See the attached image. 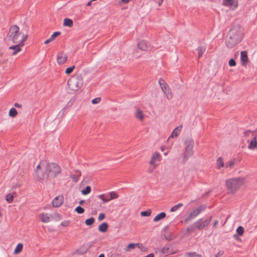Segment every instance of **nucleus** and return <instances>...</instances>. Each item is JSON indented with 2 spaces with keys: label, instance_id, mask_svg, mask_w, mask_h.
<instances>
[{
  "label": "nucleus",
  "instance_id": "1",
  "mask_svg": "<svg viewBox=\"0 0 257 257\" xmlns=\"http://www.w3.org/2000/svg\"><path fill=\"white\" fill-rule=\"evenodd\" d=\"M243 37V28L239 25L233 26L227 35L226 46L228 48H232L241 42Z\"/></svg>",
  "mask_w": 257,
  "mask_h": 257
},
{
  "label": "nucleus",
  "instance_id": "2",
  "mask_svg": "<svg viewBox=\"0 0 257 257\" xmlns=\"http://www.w3.org/2000/svg\"><path fill=\"white\" fill-rule=\"evenodd\" d=\"M19 28L16 25L10 27L7 39H11L16 45L10 46L9 48H21L25 46V42L27 41L28 35H24L21 32H19Z\"/></svg>",
  "mask_w": 257,
  "mask_h": 257
},
{
  "label": "nucleus",
  "instance_id": "3",
  "mask_svg": "<svg viewBox=\"0 0 257 257\" xmlns=\"http://www.w3.org/2000/svg\"><path fill=\"white\" fill-rule=\"evenodd\" d=\"M245 183L246 179L244 177H235L227 180L225 186L229 193H234Z\"/></svg>",
  "mask_w": 257,
  "mask_h": 257
},
{
  "label": "nucleus",
  "instance_id": "4",
  "mask_svg": "<svg viewBox=\"0 0 257 257\" xmlns=\"http://www.w3.org/2000/svg\"><path fill=\"white\" fill-rule=\"evenodd\" d=\"M243 137L248 143L247 148L249 150L257 149V132L247 131L243 133Z\"/></svg>",
  "mask_w": 257,
  "mask_h": 257
},
{
  "label": "nucleus",
  "instance_id": "5",
  "mask_svg": "<svg viewBox=\"0 0 257 257\" xmlns=\"http://www.w3.org/2000/svg\"><path fill=\"white\" fill-rule=\"evenodd\" d=\"M194 142L192 139H188L185 142V149L183 154V159L187 160L193 154V148Z\"/></svg>",
  "mask_w": 257,
  "mask_h": 257
},
{
  "label": "nucleus",
  "instance_id": "6",
  "mask_svg": "<svg viewBox=\"0 0 257 257\" xmlns=\"http://www.w3.org/2000/svg\"><path fill=\"white\" fill-rule=\"evenodd\" d=\"M46 168V177H50L54 178L61 172L60 167L54 163L48 164Z\"/></svg>",
  "mask_w": 257,
  "mask_h": 257
},
{
  "label": "nucleus",
  "instance_id": "7",
  "mask_svg": "<svg viewBox=\"0 0 257 257\" xmlns=\"http://www.w3.org/2000/svg\"><path fill=\"white\" fill-rule=\"evenodd\" d=\"M82 80L78 77H72L68 80V86L70 89L76 91L80 88L82 85Z\"/></svg>",
  "mask_w": 257,
  "mask_h": 257
},
{
  "label": "nucleus",
  "instance_id": "8",
  "mask_svg": "<svg viewBox=\"0 0 257 257\" xmlns=\"http://www.w3.org/2000/svg\"><path fill=\"white\" fill-rule=\"evenodd\" d=\"M159 84L164 93L166 95L167 98L170 99L172 97L171 91L168 85L163 79L159 80Z\"/></svg>",
  "mask_w": 257,
  "mask_h": 257
},
{
  "label": "nucleus",
  "instance_id": "9",
  "mask_svg": "<svg viewBox=\"0 0 257 257\" xmlns=\"http://www.w3.org/2000/svg\"><path fill=\"white\" fill-rule=\"evenodd\" d=\"M211 219V217H209L205 220L199 219L194 223L195 226L198 229L201 230L203 228L207 226L209 224Z\"/></svg>",
  "mask_w": 257,
  "mask_h": 257
},
{
  "label": "nucleus",
  "instance_id": "10",
  "mask_svg": "<svg viewBox=\"0 0 257 257\" xmlns=\"http://www.w3.org/2000/svg\"><path fill=\"white\" fill-rule=\"evenodd\" d=\"M161 155L158 152L154 153L151 158L149 164L152 166L154 168H156L158 165V163L160 161Z\"/></svg>",
  "mask_w": 257,
  "mask_h": 257
},
{
  "label": "nucleus",
  "instance_id": "11",
  "mask_svg": "<svg viewBox=\"0 0 257 257\" xmlns=\"http://www.w3.org/2000/svg\"><path fill=\"white\" fill-rule=\"evenodd\" d=\"M67 55L62 51L59 52L57 55V62L59 65L63 64L67 60Z\"/></svg>",
  "mask_w": 257,
  "mask_h": 257
},
{
  "label": "nucleus",
  "instance_id": "12",
  "mask_svg": "<svg viewBox=\"0 0 257 257\" xmlns=\"http://www.w3.org/2000/svg\"><path fill=\"white\" fill-rule=\"evenodd\" d=\"M91 246V245L89 243L83 244L82 246H81L79 249L76 250L73 253L74 254H82L85 253Z\"/></svg>",
  "mask_w": 257,
  "mask_h": 257
},
{
  "label": "nucleus",
  "instance_id": "13",
  "mask_svg": "<svg viewBox=\"0 0 257 257\" xmlns=\"http://www.w3.org/2000/svg\"><path fill=\"white\" fill-rule=\"evenodd\" d=\"M183 128V125L180 124L179 126H177L172 132L171 135L169 137L170 138H177L180 134L182 131Z\"/></svg>",
  "mask_w": 257,
  "mask_h": 257
},
{
  "label": "nucleus",
  "instance_id": "14",
  "mask_svg": "<svg viewBox=\"0 0 257 257\" xmlns=\"http://www.w3.org/2000/svg\"><path fill=\"white\" fill-rule=\"evenodd\" d=\"M135 117L141 121L144 119V114L140 108H137L134 113Z\"/></svg>",
  "mask_w": 257,
  "mask_h": 257
},
{
  "label": "nucleus",
  "instance_id": "15",
  "mask_svg": "<svg viewBox=\"0 0 257 257\" xmlns=\"http://www.w3.org/2000/svg\"><path fill=\"white\" fill-rule=\"evenodd\" d=\"M63 203V197L56 196L52 201V205L54 207H59Z\"/></svg>",
  "mask_w": 257,
  "mask_h": 257
},
{
  "label": "nucleus",
  "instance_id": "16",
  "mask_svg": "<svg viewBox=\"0 0 257 257\" xmlns=\"http://www.w3.org/2000/svg\"><path fill=\"white\" fill-rule=\"evenodd\" d=\"M241 64L242 66H245L248 62V57L246 51H242L240 56Z\"/></svg>",
  "mask_w": 257,
  "mask_h": 257
},
{
  "label": "nucleus",
  "instance_id": "17",
  "mask_svg": "<svg viewBox=\"0 0 257 257\" xmlns=\"http://www.w3.org/2000/svg\"><path fill=\"white\" fill-rule=\"evenodd\" d=\"M223 5L227 7L236 8L238 6L237 2L235 0H223Z\"/></svg>",
  "mask_w": 257,
  "mask_h": 257
},
{
  "label": "nucleus",
  "instance_id": "18",
  "mask_svg": "<svg viewBox=\"0 0 257 257\" xmlns=\"http://www.w3.org/2000/svg\"><path fill=\"white\" fill-rule=\"evenodd\" d=\"M81 175V173L79 170H76L74 174H71L70 177L75 182H77L79 179L80 176Z\"/></svg>",
  "mask_w": 257,
  "mask_h": 257
},
{
  "label": "nucleus",
  "instance_id": "19",
  "mask_svg": "<svg viewBox=\"0 0 257 257\" xmlns=\"http://www.w3.org/2000/svg\"><path fill=\"white\" fill-rule=\"evenodd\" d=\"M97 198L100 199L103 203H107L110 200V199H109V196L105 194L97 196Z\"/></svg>",
  "mask_w": 257,
  "mask_h": 257
},
{
  "label": "nucleus",
  "instance_id": "20",
  "mask_svg": "<svg viewBox=\"0 0 257 257\" xmlns=\"http://www.w3.org/2000/svg\"><path fill=\"white\" fill-rule=\"evenodd\" d=\"M108 228V224L106 222H103L99 225L98 230L99 231L104 233L107 231Z\"/></svg>",
  "mask_w": 257,
  "mask_h": 257
},
{
  "label": "nucleus",
  "instance_id": "21",
  "mask_svg": "<svg viewBox=\"0 0 257 257\" xmlns=\"http://www.w3.org/2000/svg\"><path fill=\"white\" fill-rule=\"evenodd\" d=\"M41 167L40 165H38L37 167H36V173L39 178V179H43L45 178H46V174H42L40 171H39V169H40Z\"/></svg>",
  "mask_w": 257,
  "mask_h": 257
},
{
  "label": "nucleus",
  "instance_id": "22",
  "mask_svg": "<svg viewBox=\"0 0 257 257\" xmlns=\"http://www.w3.org/2000/svg\"><path fill=\"white\" fill-rule=\"evenodd\" d=\"M150 47V44L145 40H142L138 43V48H145Z\"/></svg>",
  "mask_w": 257,
  "mask_h": 257
},
{
  "label": "nucleus",
  "instance_id": "23",
  "mask_svg": "<svg viewBox=\"0 0 257 257\" xmlns=\"http://www.w3.org/2000/svg\"><path fill=\"white\" fill-rule=\"evenodd\" d=\"M41 221L44 223H48L50 221V217L47 214L43 213L40 214Z\"/></svg>",
  "mask_w": 257,
  "mask_h": 257
},
{
  "label": "nucleus",
  "instance_id": "24",
  "mask_svg": "<svg viewBox=\"0 0 257 257\" xmlns=\"http://www.w3.org/2000/svg\"><path fill=\"white\" fill-rule=\"evenodd\" d=\"M63 26H68L70 28H71L73 26V22L71 19L69 18H65L64 20Z\"/></svg>",
  "mask_w": 257,
  "mask_h": 257
},
{
  "label": "nucleus",
  "instance_id": "25",
  "mask_svg": "<svg viewBox=\"0 0 257 257\" xmlns=\"http://www.w3.org/2000/svg\"><path fill=\"white\" fill-rule=\"evenodd\" d=\"M166 213L165 212H161L156 215L153 220L154 222H158L161 219H164L166 217Z\"/></svg>",
  "mask_w": 257,
  "mask_h": 257
},
{
  "label": "nucleus",
  "instance_id": "26",
  "mask_svg": "<svg viewBox=\"0 0 257 257\" xmlns=\"http://www.w3.org/2000/svg\"><path fill=\"white\" fill-rule=\"evenodd\" d=\"M50 217L56 221H59L62 219L61 215L58 213H54L51 214Z\"/></svg>",
  "mask_w": 257,
  "mask_h": 257
},
{
  "label": "nucleus",
  "instance_id": "27",
  "mask_svg": "<svg viewBox=\"0 0 257 257\" xmlns=\"http://www.w3.org/2000/svg\"><path fill=\"white\" fill-rule=\"evenodd\" d=\"M224 161L222 158L220 157L217 160V167L218 169L224 167Z\"/></svg>",
  "mask_w": 257,
  "mask_h": 257
},
{
  "label": "nucleus",
  "instance_id": "28",
  "mask_svg": "<svg viewBox=\"0 0 257 257\" xmlns=\"http://www.w3.org/2000/svg\"><path fill=\"white\" fill-rule=\"evenodd\" d=\"M23 245L22 243H18L15 249L14 253L18 254L20 253L23 249Z\"/></svg>",
  "mask_w": 257,
  "mask_h": 257
},
{
  "label": "nucleus",
  "instance_id": "29",
  "mask_svg": "<svg viewBox=\"0 0 257 257\" xmlns=\"http://www.w3.org/2000/svg\"><path fill=\"white\" fill-rule=\"evenodd\" d=\"M234 166V161L233 160H230L228 161L225 165V168H232Z\"/></svg>",
  "mask_w": 257,
  "mask_h": 257
},
{
  "label": "nucleus",
  "instance_id": "30",
  "mask_svg": "<svg viewBox=\"0 0 257 257\" xmlns=\"http://www.w3.org/2000/svg\"><path fill=\"white\" fill-rule=\"evenodd\" d=\"M137 247V243H130L125 249L126 251H130L131 249H134Z\"/></svg>",
  "mask_w": 257,
  "mask_h": 257
},
{
  "label": "nucleus",
  "instance_id": "31",
  "mask_svg": "<svg viewBox=\"0 0 257 257\" xmlns=\"http://www.w3.org/2000/svg\"><path fill=\"white\" fill-rule=\"evenodd\" d=\"M91 191V187L89 186H87L84 189L81 190V193L83 195H87Z\"/></svg>",
  "mask_w": 257,
  "mask_h": 257
},
{
  "label": "nucleus",
  "instance_id": "32",
  "mask_svg": "<svg viewBox=\"0 0 257 257\" xmlns=\"http://www.w3.org/2000/svg\"><path fill=\"white\" fill-rule=\"evenodd\" d=\"M110 197H109V199H110V200L117 199L118 197V195L114 191H112L109 192V193Z\"/></svg>",
  "mask_w": 257,
  "mask_h": 257
},
{
  "label": "nucleus",
  "instance_id": "33",
  "mask_svg": "<svg viewBox=\"0 0 257 257\" xmlns=\"http://www.w3.org/2000/svg\"><path fill=\"white\" fill-rule=\"evenodd\" d=\"M17 114V111L16 108L12 107L9 111V115L11 117H15Z\"/></svg>",
  "mask_w": 257,
  "mask_h": 257
},
{
  "label": "nucleus",
  "instance_id": "34",
  "mask_svg": "<svg viewBox=\"0 0 257 257\" xmlns=\"http://www.w3.org/2000/svg\"><path fill=\"white\" fill-rule=\"evenodd\" d=\"M94 221H95L94 218L90 217L89 218L85 220V223L87 225L90 226V225H92L94 222Z\"/></svg>",
  "mask_w": 257,
  "mask_h": 257
},
{
  "label": "nucleus",
  "instance_id": "35",
  "mask_svg": "<svg viewBox=\"0 0 257 257\" xmlns=\"http://www.w3.org/2000/svg\"><path fill=\"white\" fill-rule=\"evenodd\" d=\"M183 204L182 203H179L174 206H173L171 209V212H175L177 211L179 208L182 207Z\"/></svg>",
  "mask_w": 257,
  "mask_h": 257
},
{
  "label": "nucleus",
  "instance_id": "36",
  "mask_svg": "<svg viewBox=\"0 0 257 257\" xmlns=\"http://www.w3.org/2000/svg\"><path fill=\"white\" fill-rule=\"evenodd\" d=\"M151 210L149 209L147 211L141 212V215L142 216H150L151 214Z\"/></svg>",
  "mask_w": 257,
  "mask_h": 257
},
{
  "label": "nucleus",
  "instance_id": "37",
  "mask_svg": "<svg viewBox=\"0 0 257 257\" xmlns=\"http://www.w3.org/2000/svg\"><path fill=\"white\" fill-rule=\"evenodd\" d=\"M14 196L11 194H8L6 196V199L7 202L11 203L13 201Z\"/></svg>",
  "mask_w": 257,
  "mask_h": 257
},
{
  "label": "nucleus",
  "instance_id": "38",
  "mask_svg": "<svg viewBox=\"0 0 257 257\" xmlns=\"http://www.w3.org/2000/svg\"><path fill=\"white\" fill-rule=\"evenodd\" d=\"M75 211L78 214H82L84 212V209L81 206H79L75 208Z\"/></svg>",
  "mask_w": 257,
  "mask_h": 257
},
{
  "label": "nucleus",
  "instance_id": "39",
  "mask_svg": "<svg viewBox=\"0 0 257 257\" xmlns=\"http://www.w3.org/2000/svg\"><path fill=\"white\" fill-rule=\"evenodd\" d=\"M61 35V32H54L50 37L51 40L54 41L58 36Z\"/></svg>",
  "mask_w": 257,
  "mask_h": 257
},
{
  "label": "nucleus",
  "instance_id": "40",
  "mask_svg": "<svg viewBox=\"0 0 257 257\" xmlns=\"http://www.w3.org/2000/svg\"><path fill=\"white\" fill-rule=\"evenodd\" d=\"M137 247L142 251H146L147 249V247L141 243H137Z\"/></svg>",
  "mask_w": 257,
  "mask_h": 257
},
{
  "label": "nucleus",
  "instance_id": "41",
  "mask_svg": "<svg viewBox=\"0 0 257 257\" xmlns=\"http://www.w3.org/2000/svg\"><path fill=\"white\" fill-rule=\"evenodd\" d=\"M74 68H75L74 65L67 68L65 70V73L67 74H69L71 73L72 72V71H73V70L74 69Z\"/></svg>",
  "mask_w": 257,
  "mask_h": 257
},
{
  "label": "nucleus",
  "instance_id": "42",
  "mask_svg": "<svg viewBox=\"0 0 257 257\" xmlns=\"http://www.w3.org/2000/svg\"><path fill=\"white\" fill-rule=\"evenodd\" d=\"M236 232L239 235H242L244 232V228L242 226H239L237 229Z\"/></svg>",
  "mask_w": 257,
  "mask_h": 257
},
{
  "label": "nucleus",
  "instance_id": "43",
  "mask_svg": "<svg viewBox=\"0 0 257 257\" xmlns=\"http://www.w3.org/2000/svg\"><path fill=\"white\" fill-rule=\"evenodd\" d=\"M175 235L172 233H169V234L165 235V238L168 240H172L175 238Z\"/></svg>",
  "mask_w": 257,
  "mask_h": 257
},
{
  "label": "nucleus",
  "instance_id": "44",
  "mask_svg": "<svg viewBox=\"0 0 257 257\" xmlns=\"http://www.w3.org/2000/svg\"><path fill=\"white\" fill-rule=\"evenodd\" d=\"M200 212V210L199 209H196L193 211V212L190 214V215L193 216H196L198 214H199V213Z\"/></svg>",
  "mask_w": 257,
  "mask_h": 257
},
{
  "label": "nucleus",
  "instance_id": "45",
  "mask_svg": "<svg viewBox=\"0 0 257 257\" xmlns=\"http://www.w3.org/2000/svg\"><path fill=\"white\" fill-rule=\"evenodd\" d=\"M229 65L231 67L235 66L236 65V62L235 60L233 59H230L229 61Z\"/></svg>",
  "mask_w": 257,
  "mask_h": 257
},
{
  "label": "nucleus",
  "instance_id": "46",
  "mask_svg": "<svg viewBox=\"0 0 257 257\" xmlns=\"http://www.w3.org/2000/svg\"><path fill=\"white\" fill-rule=\"evenodd\" d=\"M105 217V215L104 213H100L98 217V219L99 221L103 220Z\"/></svg>",
  "mask_w": 257,
  "mask_h": 257
},
{
  "label": "nucleus",
  "instance_id": "47",
  "mask_svg": "<svg viewBox=\"0 0 257 257\" xmlns=\"http://www.w3.org/2000/svg\"><path fill=\"white\" fill-rule=\"evenodd\" d=\"M69 221L68 220H65L61 222V225L63 226H67L69 224Z\"/></svg>",
  "mask_w": 257,
  "mask_h": 257
},
{
  "label": "nucleus",
  "instance_id": "48",
  "mask_svg": "<svg viewBox=\"0 0 257 257\" xmlns=\"http://www.w3.org/2000/svg\"><path fill=\"white\" fill-rule=\"evenodd\" d=\"M188 257H195L198 256L196 253L193 252V253H187V254Z\"/></svg>",
  "mask_w": 257,
  "mask_h": 257
},
{
  "label": "nucleus",
  "instance_id": "49",
  "mask_svg": "<svg viewBox=\"0 0 257 257\" xmlns=\"http://www.w3.org/2000/svg\"><path fill=\"white\" fill-rule=\"evenodd\" d=\"M75 98L74 97L71 98L70 99V100L69 101V102L68 103L67 105L68 106H71L72 105L73 102H74L75 101Z\"/></svg>",
  "mask_w": 257,
  "mask_h": 257
},
{
  "label": "nucleus",
  "instance_id": "50",
  "mask_svg": "<svg viewBox=\"0 0 257 257\" xmlns=\"http://www.w3.org/2000/svg\"><path fill=\"white\" fill-rule=\"evenodd\" d=\"M204 53V50L203 49H199V51L198 52V57L200 58L202 56V54Z\"/></svg>",
  "mask_w": 257,
  "mask_h": 257
},
{
  "label": "nucleus",
  "instance_id": "51",
  "mask_svg": "<svg viewBox=\"0 0 257 257\" xmlns=\"http://www.w3.org/2000/svg\"><path fill=\"white\" fill-rule=\"evenodd\" d=\"M14 51L13 53V55H16L17 53H18L21 50V49H14Z\"/></svg>",
  "mask_w": 257,
  "mask_h": 257
},
{
  "label": "nucleus",
  "instance_id": "52",
  "mask_svg": "<svg viewBox=\"0 0 257 257\" xmlns=\"http://www.w3.org/2000/svg\"><path fill=\"white\" fill-rule=\"evenodd\" d=\"M163 0H158L156 1V3L158 4L159 6H160L163 4Z\"/></svg>",
  "mask_w": 257,
  "mask_h": 257
},
{
  "label": "nucleus",
  "instance_id": "53",
  "mask_svg": "<svg viewBox=\"0 0 257 257\" xmlns=\"http://www.w3.org/2000/svg\"><path fill=\"white\" fill-rule=\"evenodd\" d=\"M130 1L131 0H120V2L122 4H128L130 2Z\"/></svg>",
  "mask_w": 257,
  "mask_h": 257
},
{
  "label": "nucleus",
  "instance_id": "54",
  "mask_svg": "<svg viewBox=\"0 0 257 257\" xmlns=\"http://www.w3.org/2000/svg\"><path fill=\"white\" fill-rule=\"evenodd\" d=\"M52 41H53V40H51V39L50 38L49 39H48L46 41H45L44 43L47 44H48L49 43L52 42Z\"/></svg>",
  "mask_w": 257,
  "mask_h": 257
},
{
  "label": "nucleus",
  "instance_id": "55",
  "mask_svg": "<svg viewBox=\"0 0 257 257\" xmlns=\"http://www.w3.org/2000/svg\"><path fill=\"white\" fill-rule=\"evenodd\" d=\"M14 105L16 107H21L22 106V105L18 103H15Z\"/></svg>",
  "mask_w": 257,
  "mask_h": 257
},
{
  "label": "nucleus",
  "instance_id": "56",
  "mask_svg": "<svg viewBox=\"0 0 257 257\" xmlns=\"http://www.w3.org/2000/svg\"><path fill=\"white\" fill-rule=\"evenodd\" d=\"M91 102L94 104H96V98L93 99L91 101Z\"/></svg>",
  "mask_w": 257,
  "mask_h": 257
},
{
  "label": "nucleus",
  "instance_id": "57",
  "mask_svg": "<svg viewBox=\"0 0 257 257\" xmlns=\"http://www.w3.org/2000/svg\"><path fill=\"white\" fill-rule=\"evenodd\" d=\"M154 255L153 253H150V254H148V255L145 256L144 257H154Z\"/></svg>",
  "mask_w": 257,
  "mask_h": 257
},
{
  "label": "nucleus",
  "instance_id": "58",
  "mask_svg": "<svg viewBox=\"0 0 257 257\" xmlns=\"http://www.w3.org/2000/svg\"><path fill=\"white\" fill-rule=\"evenodd\" d=\"M217 224H218V221L217 220L215 221L213 223V226L215 227L217 225Z\"/></svg>",
  "mask_w": 257,
  "mask_h": 257
},
{
  "label": "nucleus",
  "instance_id": "59",
  "mask_svg": "<svg viewBox=\"0 0 257 257\" xmlns=\"http://www.w3.org/2000/svg\"><path fill=\"white\" fill-rule=\"evenodd\" d=\"M84 202H85V201H84V200H80V201H79V204H80V205H82V204H83V203H84Z\"/></svg>",
  "mask_w": 257,
  "mask_h": 257
},
{
  "label": "nucleus",
  "instance_id": "60",
  "mask_svg": "<svg viewBox=\"0 0 257 257\" xmlns=\"http://www.w3.org/2000/svg\"><path fill=\"white\" fill-rule=\"evenodd\" d=\"M98 257H105L104 254L102 253L99 255Z\"/></svg>",
  "mask_w": 257,
  "mask_h": 257
},
{
  "label": "nucleus",
  "instance_id": "61",
  "mask_svg": "<svg viewBox=\"0 0 257 257\" xmlns=\"http://www.w3.org/2000/svg\"><path fill=\"white\" fill-rule=\"evenodd\" d=\"M101 99L100 97H97V103L100 101Z\"/></svg>",
  "mask_w": 257,
  "mask_h": 257
},
{
  "label": "nucleus",
  "instance_id": "62",
  "mask_svg": "<svg viewBox=\"0 0 257 257\" xmlns=\"http://www.w3.org/2000/svg\"><path fill=\"white\" fill-rule=\"evenodd\" d=\"M139 56H138V55H137L135 56V57L136 58H137V57H139Z\"/></svg>",
  "mask_w": 257,
  "mask_h": 257
},
{
  "label": "nucleus",
  "instance_id": "63",
  "mask_svg": "<svg viewBox=\"0 0 257 257\" xmlns=\"http://www.w3.org/2000/svg\"><path fill=\"white\" fill-rule=\"evenodd\" d=\"M162 252H163V253H165V252L164 251V249H163V250H162Z\"/></svg>",
  "mask_w": 257,
  "mask_h": 257
},
{
  "label": "nucleus",
  "instance_id": "64",
  "mask_svg": "<svg viewBox=\"0 0 257 257\" xmlns=\"http://www.w3.org/2000/svg\"><path fill=\"white\" fill-rule=\"evenodd\" d=\"M99 206L100 207H101V203H100Z\"/></svg>",
  "mask_w": 257,
  "mask_h": 257
}]
</instances>
